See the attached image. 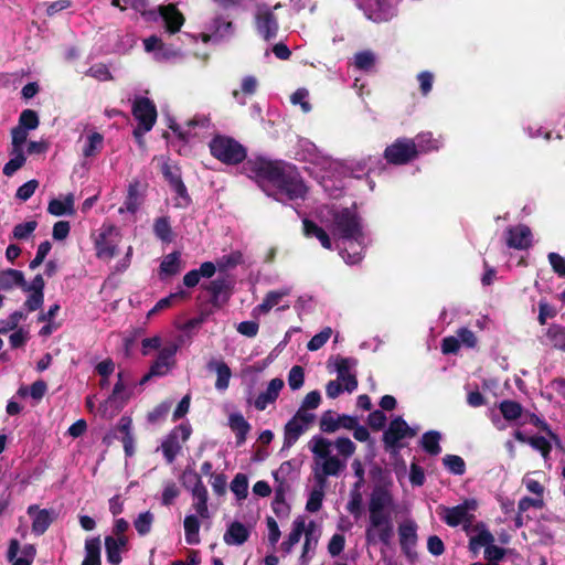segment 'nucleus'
Segmentation results:
<instances>
[{"label":"nucleus","instance_id":"f257e3e1","mask_svg":"<svg viewBox=\"0 0 565 565\" xmlns=\"http://www.w3.org/2000/svg\"><path fill=\"white\" fill-rule=\"evenodd\" d=\"M244 172L255 179L269 196L277 201L301 199L307 192L299 173L291 164L273 161L265 158L247 160L243 166Z\"/></svg>","mask_w":565,"mask_h":565},{"label":"nucleus","instance_id":"f03ea898","mask_svg":"<svg viewBox=\"0 0 565 565\" xmlns=\"http://www.w3.org/2000/svg\"><path fill=\"white\" fill-rule=\"evenodd\" d=\"M332 443L321 436H315L309 441L313 454L312 475L315 486L310 491L306 510L317 512L321 509L329 477H338L344 469L345 462L338 456L331 455Z\"/></svg>","mask_w":565,"mask_h":565},{"label":"nucleus","instance_id":"7ed1b4c3","mask_svg":"<svg viewBox=\"0 0 565 565\" xmlns=\"http://www.w3.org/2000/svg\"><path fill=\"white\" fill-rule=\"evenodd\" d=\"M334 237L348 242L355 243L359 250L350 253L348 248L341 252L343 259L348 264H358L362 259V249L365 246V234L363 232L360 218L356 213L350 209H342L332 212V222L329 225Z\"/></svg>","mask_w":565,"mask_h":565},{"label":"nucleus","instance_id":"20e7f679","mask_svg":"<svg viewBox=\"0 0 565 565\" xmlns=\"http://www.w3.org/2000/svg\"><path fill=\"white\" fill-rule=\"evenodd\" d=\"M210 150L214 158L226 164H237L246 157L245 148L233 138L225 136L213 138Z\"/></svg>","mask_w":565,"mask_h":565},{"label":"nucleus","instance_id":"39448f33","mask_svg":"<svg viewBox=\"0 0 565 565\" xmlns=\"http://www.w3.org/2000/svg\"><path fill=\"white\" fill-rule=\"evenodd\" d=\"M477 509V501L473 499L466 500L463 503L456 507L439 505L437 514L439 518L451 527L462 525L467 527L473 521V512Z\"/></svg>","mask_w":565,"mask_h":565},{"label":"nucleus","instance_id":"423d86ee","mask_svg":"<svg viewBox=\"0 0 565 565\" xmlns=\"http://www.w3.org/2000/svg\"><path fill=\"white\" fill-rule=\"evenodd\" d=\"M394 500L388 490L375 487L370 495L367 510L369 520H393Z\"/></svg>","mask_w":565,"mask_h":565},{"label":"nucleus","instance_id":"0eeeda50","mask_svg":"<svg viewBox=\"0 0 565 565\" xmlns=\"http://www.w3.org/2000/svg\"><path fill=\"white\" fill-rule=\"evenodd\" d=\"M120 239V231L116 226L103 225L95 241L96 256L109 262L117 254Z\"/></svg>","mask_w":565,"mask_h":565},{"label":"nucleus","instance_id":"6e6552de","mask_svg":"<svg viewBox=\"0 0 565 565\" xmlns=\"http://www.w3.org/2000/svg\"><path fill=\"white\" fill-rule=\"evenodd\" d=\"M415 435L416 429L409 427L402 417H396L384 431L383 441L387 450L397 451L402 448L404 439L413 438Z\"/></svg>","mask_w":565,"mask_h":565},{"label":"nucleus","instance_id":"1a4fd4ad","mask_svg":"<svg viewBox=\"0 0 565 565\" xmlns=\"http://www.w3.org/2000/svg\"><path fill=\"white\" fill-rule=\"evenodd\" d=\"M132 115L139 121V127L135 129L134 134L141 136L152 129L157 119V109L150 99L140 97L134 103Z\"/></svg>","mask_w":565,"mask_h":565},{"label":"nucleus","instance_id":"9d476101","mask_svg":"<svg viewBox=\"0 0 565 565\" xmlns=\"http://www.w3.org/2000/svg\"><path fill=\"white\" fill-rule=\"evenodd\" d=\"M315 420L312 413L299 409L285 425L284 448H290Z\"/></svg>","mask_w":565,"mask_h":565},{"label":"nucleus","instance_id":"9b49d317","mask_svg":"<svg viewBox=\"0 0 565 565\" xmlns=\"http://www.w3.org/2000/svg\"><path fill=\"white\" fill-rule=\"evenodd\" d=\"M417 154L415 141L406 138L397 139L384 152L386 160L394 164H405L416 158Z\"/></svg>","mask_w":565,"mask_h":565},{"label":"nucleus","instance_id":"f8f14e48","mask_svg":"<svg viewBox=\"0 0 565 565\" xmlns=\"http://www.w3.org/2000/svg\"><path fill=\"white\" fill-rule=\"evenodd\" d=\"M179 348L180 345L177 342H169L162 347L150 365L151 374L160 377L169 374L177 365L175 355Z\"/></svg>","mask_w":565,"mask_h":565},{"label":"nucleus","instance_id":"ddd939ff","mask_svg":"<svg viewBox=\"0 0 565 565\" xmlns=\"http://www.w3.org/2000/svg\"><path fill=\"white\" fill-rule=\"evenodd\" d=\"M191 435V428L186 425L175 427L162 441L161 449L166 460L172 463L182 448V443L186 441Z\"/></svg>","mask_w":565,"mask_h":565},{"label":"nucleus","instance_id":"4468645a","mask_svg":"<svg viewBox=\"0 0 565 565\" xmlns=\"http://www.w3.org/2000/svg\"><path fill=\"white\" fill-rule=\"evenodd\" d=\"M394 535L393 520H369L365 539L369 544L390 545Z\"/></svg>","mask_w":565,"mask_h":565},{"label":"nucleus","instance_id":"2eb2a0df","mask_svg":"<svg viewBox=\"0 0 565 565\" xmlns=\"http://www.w3.org/2000/svg\"><path fill=\"white\" fill-rule=\"evenodd\" d=\"M358 425V418L350 415H335L327 411L321 415L320 429L324 433H334L339 428L353 429Z\"/></svg>","mask_w":565,"mask_h":565},{"label":"nucleus","instance_id":"dca6fc26","mask_svg":"<svg viewBox=\"0 0 565 565\" xmlns=\"http://www.w3.org/2000/svg\"><path fill=\"white\" fill-rule=\"evenodd\" d=\"M356 360L353 358H338L335 361V370L339 381L343 382L347 392L352 393L358 387L356 375L353 369Z\"/></svg>","mask_w":565,"mask_h":565},{"label":"nucleus","instance_id":"f3484780","mask_svg":"<svg viewBox=\"0 0 565 565\" xmlns=\"http://www.w3.org/2000/svg\"><path fill=\"white\" fill-rule=\"evenodd\" d=\"M255 19L257 31L266 41L276 38L278 31V22L269 9L259 8Z\"/></svg>","mask_w":565,"mask_h":565},{"label":"nucleus","instance_id":"a211bd4d","mask_svg":"<svg viewBox=\"0 0 565 565\" xmlns=\"http://www.w3.org/2000/svg\"><path fill=\"white\" fill-rule=\"evenodd\" d=\"M145 184L135 179L128 184L127 195L124 205L119 207L118 212H129L135 214L143 202Z\"/></svg>","mask_w":565,"mask_h":565},{"label":"nucleus","instance_id":"6ab92c4d","mask_svg":"<svg viewBox=\"0 0 565 565\" xmlns=\"http://www.w3.org/2000/svg\"><path fill=\"white\" fill-rule=\"evenodd\" d=\"M28 514L32 518V532L36 535H42L56 518L54 510L40 509L38 505H30Z\"/></svg>","mask_w":565,"mask_h":565},{"label":"nucleus","instance_id":"aec40b11","mask_svg":"<svg viewBox=\"0 0 565 565\" xmlns=\"http://www.w3.org/2000/svg\"><path fill=\"white\" fill-rule=\"evenodd\" d=\"M303 534L305 543L302 546V553L299 557V562L301 565H307L312 557L311 554H313L318 545L321 535V529L315 521H310L306 524V531Z\"/></svg>","mask_w":565,"mask_h":565},{"label":"nucleus","instance_id":"412c9836","mask_svg":"<svg viewBox=\"0 0 565 565\" xmlns=\"http://www.w3.org/2000/svg\"><path fill=\"white\" fill-rule=\"evenodd\" d=\"M19 551L20 544L18 540L12 539L9 543V548L7 553V557L12 563V565H31L36 555L35 546L32 544H25L21 548V556L17 557Z\"/></svg>","mask_w":565,"mask_h":565},{"label":"nucleus","instance_id":"4be33fe9","mask_svg":"<svg viewBox=\"0 0 565 565\" xmlns=\"http://www.w3.org/2000/svg\"><path fill=\"white\" fill-rule=\"evenodd\" d=\"M399 544L403 552L411 557L417 543V525L412 520H406L398 526Z\"/></svg>","mask_w":565,"mask_h":565},{"label":"nucleus","instance_id":"5701e85b","mask_svg":"<svg viewBox=\"0 0 565 565\" xmlns=\"http://www.w3.org/2000/svg\"><path fill=\"white\" fill-rule=\"evenodd\" d=\"M507 245L510 248L526 249L531 246L532 233L525 225H518L507 230Z\"/></svg>","mask_w":565,"mask_h":565},{"label":"nucleus","instance_id":"b1692460","mask_svg":"<svg viewBox=\"0 0 565 565\" xmlns=\"http://www.w3.org/2000/svg\"><path fill=\"white\" fill-rule=\"evenodd\" d=\"M285 383L281 379H273L266 390L258 394V396L254 401V406L258 411H265L268 405L275 403L278 398L280 391L282 390Z\"/></svg>","mask_w":565,"mask_h":565},{"label":"nucleus","instance_id":"393cba45","mask_svg":"<svg viewBox=\"0 0 565 565\" xmlns=\"http://www.w3.org/2000/svg\"><path fill=\"white\" fill-rule=\"evenodd\" d=\"M127 543L128 539L126 535L105 537L107 561L111 565H119V563L121 562L120 554L126 548Z\"/></svg>","mask_w":565,"mask_h":565},{"label":"nucleus","instance_id":"a878e982","mask_svg":"<svg viewBox=\"0 0 565 565\" xmlns=\"http://www.w3.org/2000/svg\"><path fill=\"white\" fill-rule=\"evenodd\" d=\"M75 198L74 194L68 193L63 198L52 199L47 205V212L54 216L74 215L75 214Z\"/></svg>","mask_w":565,"mask_h":565},{"label":"nucleus","instance_id":"bb28decb","mask_svg":"<svg viewBox=\"0 0 565 565\" xmlns=\"http://www.w3.org/2000/svg\"><path fill=\"white\" fill-rule=\"evenodd\" d=\"M306 518L303 515L297 516L291 524V531L287 539L281 543V550L289 554L294 546L299 543L301 535L306 531Z\"/></svg>","mask_w":565,"mask_h":565},{"label":"nucleus","instance_id":"cd10ccee","mask_svg":"<svg viewBox=\"0 0 565 565\" xmlns=\"http://www.w3.org/2000/svg\"><path fill=\"white\" fill-rule=\"evenodd\" d=\"M159 10L167 30L170 33L178 32L184 22V18L181 12H179L173 4L162 6Z\"/></svg>","mask_w":565,"mask_h":565},{"label":"nucleus","instance_id":"c85d7f7f","mask_svg":"<svg viewBox=\"0 0 565 565\" xmlns=\"http://www.w3.org/2000/svg\"><path fill=\"white\" fill-rule=\"evenodd\" d=\"M249 537L248 529L241 522H232L224 533V542L227 545H242Z\"/></svg>","mask_w":565,"mask_h":565},{"label":"nucleus","instance_id":"c756f323","mask_svg":"<svg viewBox=\"0 0 565 565\" xmlns=\"http://www.w3.org/2000/svg\"><path fill=\"white\" fill-rule=\"evenodd\" d=\"M207 369L210 371H214L217 375L216 382H215V388L217 391H225L227 390L230 385V380L232 376V371L228 367V365L218 360H211L207 363Z\"/></svg>","mask_w":565,"mask_h":565},{"label":"nucleus","instance_id":"7c9ffc66","mask_svg":"<svg viewBox=\"0 0 565 565\" xmlns=\"http://www.w3.org/2000/svg\"><path fill=\"white\" fill-rule=\"evenodd\" d=\"M192 509L195 511L196 515L202 519H210V511L207 507L209 494L206 488L199 487L198 489H192Z\"/></svg>","mask_w":565,"mask_h":565},{"label":"nucleus","instance_id":"2f4dec72","mask_svg":"<svg viewBox=\"0 0 565 565\" xmlns=\"http://www.w3.org/2000/svg\"><path fill=\"white\" fill-rule=\"evenodd\" d=\"M24 286V275L18 269H6L0 273V290H11Z\"/></svg>","mask_w":565,"mask_h":565},{"label":"nucleus","instance_id":"473e14b6","mask_svg":"<svg viewBox=\"0 0 565 565\" xmlns=\"http://www.w3.org/2000/svg\"><path fill=\"white\" fill-rule=\"evenodd\" d=\"M100 546L99 537H92L85 542V557L82 565H100Z\"/></svg>","mask_w":565,"mask_h":565},{"label":"nucleus","instance_id":"72a5a7b5","mask_svg":"<svg viewBox=\"0 0 565 565\" xmlns=\"http://www.w3.org/2000/svg\"><path fill=\"white\" fill-rule=\"evenodd\" d=\"M303 232L306 236L316 237L324 248H332V243L328 233L312 221H303Z\"/></svg>","mask_w":565,"mask_h":565},{"label":"nucleus","instance_id":"f704fd0d","mask_svg":"<svg viewBox=\"0 0 565 565\" xmlns=\"http://www.w3.org/2000/svg\"><path fill=\"white\" fill-rule=\"evenodd\" d=\"M181 270V255L173 252L166 255L160 264V276H173Z\"/></svg>","mask_w":565,"mask_h":565},{"label":"nucleus","instance_id":"c9c22d12","mask_svg":"<svg viewBox=\"0 0 565 565\" xmlns=\"http://www.w3.org/2000/svg\"><path fill=\"white\" fill-rule=\"evenodd\" d=\"M10 157L11 159L3 167V174L7 177L13 175L26 161L22 148L11 147Z\"/></svg>","mask_w":565,"mask_h":565},{"label":"nucleus","instance_id":"e433bc0d","mask_svg":"<svg viewBox=\"0 0 565 565\" xmlns=\"http://www.w3.org/2000/svg\"><path fill=\"white\" fill-rule=\"evenodd\" d=\"M104 137L99 132H90L85 138V145L83 147V156L85 158L95 157L103 149Z\"/></svg>","mask_w":565,"mask_h":565},{"label":"nucleus","instance_id":"4c0bfd02","mask_svg":"<svg viewBox=\"0 0 565 565\" xmlns=\"http://www.w3.org/2000/svg\"><path fill=\"white\" fill-rule=\"evenodd\" d=\"M230 426L236 433L237 445H242L250 429V425L242 414L235 413L230 416Z\"/></svg>","mask_w":565,"mask_h":565},{"label":"nucleus","instance_id":"58836bf2","mask_svg":"<svg viewBox=\"0 0 565 565\" xmlns=\"http://www.w3.org/2000/svg\"><path fill=\"white\" fill-rule=\"evenodd\" d=\"M200 522L198 519V515L190 514L186 515L184 519V534H185V542L190 545H196L200 543Z\"/></svg>","mask_w":565,"mask_h":565},{"label":"nucleus","instance_id":"ea45409f","mask_svg":"<svg viewBox=\"0 0 565 565\" xmlns=\"http://www.w3.org/2000/svg\"><path fill=\"white\" fill-rule=\"evenodd\" d=\"M290 294L289 288L269 291L264 298L263 302L256 307V310L262 313H267L271 308L279 303V301Z\"/></svg>","mask_w":565,"mask_h":565},{"label":"nucleus","instance_id":"a19ab883","mask_svg":"<svg viewBox=\"0 0 565 565\" xmlns=\"http://www.w3.org/2000/svg\"><path fill=\"white\" fill-rule=\"evenodd\" d=\"M440 438L441 436L438 431L430 430L423 435L420 444L426 452L437 456L441 452Z\"/></svg>","mask_w":565,"mask_h":565},{"label":"nucleus","instance_id":"79ce46f5","mask_svg":"<svg viewBox=\"0 0 565 565\" xmlns=\"http://www.w3.org/2000/svg\"><path fill=\"white\" fill-rule=\"evenodd\" d=\"M416 150L418 153L437 150L440 147L438 139H434L430 132L418 134L415 139Z\"/></svg>","mask_w":565,"mask_h":565},{"label":"nucleus","instance_id":"37998d69","mask_svg":"<svg viewBox=\"0 0 565 565\" xmlns=\"http://www.w3.org/2000/svg\"><path fill=\"white\" fill-rule=\"evenodd\" d=\"M499 409L507 422H514L522 415V406L518 402L504 399L499 404Z\"/></svg>","mask_w":565,"mask_h":565},{"label":"nucleus","instance_id":"c03bdc74","mask_svg":"<svg viewBox=\"0 0 565 565\" xmlns=\"http://www.w3.org/2000/svg\"><path fill=\"white\" fill-rule=\"evenodd\" d=\"M257 87H258V81L255 76H252V75H248V76H245L243 79H242V93L238 92V90H234L233 92V97L241 104V105H245L246 104V100L243 98L242 94H245V95H253L256 93L257 90Z\"/></svg>","mask_w":565,"mask_h":565},{"label":"nucleus","instance_id":"a18cd8bd","mask_svg":"<svg viewBox=\"0 0 565 565\" xmlns=\"http://www.w3.org/2000/svg\"><path fill=\"white\" fill-rule=\"evenodd\" d=\"M285 484L282 481H279V486L275 489V498L273 500V510L277 515H286L288 514L289 508L285 501Z\"/></svg>","mask_w":565,"mask_h":565},{"label":"nucleus","instance_id":"49530a36","mask_svg":"<svg viewBox=\"0 0 565 565\" xmlns=\"http://www.w3.org/2000/svg\"><path fill=\"white\" fill-rule=\"evenodd\" d=\"M118 380L113 388V393L109 397V401H117L119 399L121 403H126L131 395V392L127 390L126 383H125V374L124 372H119L117 375Z\"/></svg>","mask_w":565,"mask_h":565},{"label":"nucleus","instance_id":"de8ad7c7","mask_svg":"<svg viewBox=\"0 0 565 565\" xmlns=\"http://www.w3.org/2000/svg\"><path fill=\"white\" fill-rule=\"evenodd\" d=\"M188 297L184 290L170 294L168 297L160 299L156 306L149 311L148 316H152L159 311L170 308L173 303Z\"/></svg>","mask_w":565,"mask_h":565},{"label":"nucleus","instance_id":"09e8293b","mask_svg":"<svg viewBox=\"0 0 565 565\" xmlns=\"http://www.w3.org/2000/svg\"><path fill=\"white\" fill-rule=\"evenodd\" d=\"M231 490L238 501L248 494V479L244 473H237L231 482Z\"/></svg>","mask_w":565,"mask_h":565},{"label":"nucleus","instance_id":"8fccbe9b","mask_svg":"<svg viewBox=\"0 0 565 565\" xmlns=\"http://www.w3.org/2000/svg\"><path fill=\"white\" fill-rule=\"evenodd\" d=\"M154 516L150 511L140 513L134 521V526L137 533L141 536L148 534L151 531Z\"/></svg>","mask_w":565,"mask_h":565},{"label":"nucleus","instance_id":"3c124183","mask_svg":"<svg viewBox=\"0 0 565 565\" xmlns=\"http://www.w3.org/2000/svg\"><path fill=\"white\" fill-rule=\"evenodd\" d=\"M153 232L162 242L169 243L172 241V231L168 217L157 218L153 225Z\"/></svg>","mask_w":565,"mask_h":565},{"label":"nucleus","instance_id":"603ef678","mask_svg":"<svg viewBox=\"0 0 565 565\" xmlns=\"http://www.w3.org/2000/svg\"><path fill=\"white\" fill-rule=\"evenodd\" d=\"M444 466L454 475L461 476L466 471L465 460L457 455H446L443 458Z\"/></svg>","mask_w":565,"mask_h":565},{"label":"nucleus","instance_id":"864d4df0","mask_svg":"<svg viewBox=\"0 0 565 565\" xmlns=\"http://www.w3.org/2000/svg\"><path fill=\"white\" fill-rule=\"evenodd\" d=\"M375 64V55L371 51H362L354 55V65L356 68L369 72Z\"/></svg>","mask_w":565,"mask_h":565},{"label":"nucleus","instance_id":"5fc2aeb1","mask_svg":"<svg viewBox=\"0 0 565 565\" xmlns=\"http://www.w3.org/2000/svg\"><path fill=\"white\" fill-rule=\"evenodd\" d=\"M493 541H494V537L489 531L481 530L476 535L471 536L470 548L472 551L477 552L481 547L489 546L491 543H493Z\"/></svg>","mask_w":565,"mask_h":565},{"label":"nucleus","instance_id":"6e6d98bb","mask_svg":"<svg viewBox=\"0 0 565 565\" xmlns=\"http://www.w3.org/2000/svg\"><path fill=\"white\" fill-rule=\"evenodd\" d=\"M334 447L338 450L339 455L343 457V459H341V460L344 461L345 463H347L345 460L349 457H351L355 452V449H356L355 444L347 437H339L334 441Z\"/></svg>","mask_w":565,"mask_h":565},{"label":"nucleus","instance_id":"4d7b16f0","mask_svg":"<svg viewBox=\"0 0 565 565\" xmlns=\"http://www.w3.org/2000/svg\"><path fill=\"white\" fill-rule=\"evenodd\" d=\"M537 542L542 545H552L554 543V531L545 523H539L534 530Z\"/></svg>","mask_w":565,"mask_h":565},{"label":"nucleus","instance_id":"13d9d810","mask_svg":"<svg viewBox=\"0 0 565 565\" xmlns=\"http://www.w3.org/2000/svg\"><path fill=\"white\" fill-rule=\"evenodd\" d=\"M228 287L230 282L226 278L214 279L204 286V288L212 295L213 300H217Z\"/></svg>","mask_w":565,"mask_h":565},{"label":"nucleus","instance_id":"bf43d9fd","mask_svg":"<svg viewBox=\"0 0 565 565\" xmlns=\"http://www.w3.org/2000/svg\"><path fill=\"white\" fill-rule=\"evenodd\" d=\"M19 126L24 127L25 130L35 129L39 126L38 114L31 109L23 110L19 118Z\"/></svg>","mask_w":565,"mask_h":565},{"label":"nucleus","instance_id":"052dcab7","mask_svg":"<svg viewBox=\"0 0 565 565\" xmlns=\"http://www.w3.org/2000/svg\"><path fill=\"white\" fill-rule=\"evenodd\" d=\"M305 382L303 369L299 365H295L290 369L288 374V385L291 390H299Z\"/></svg>","mask_w":565,"mask_h":565},{"label":"nucleus","instance_id":"680f3d73","mask_svg":"<svg viewBox=\"0 0 565 565\" xmlns=\"http://www.w3.org/2000/svg\"><path fill=\"white\" fill-rule=\"evenodd\" d=\"M332 334L331 328L327 327L321 332L317 333L308 342L307 348L309 351H317L324 345Z\"/></svg>","mask_w":565,"mask_h":565},{"label":"nucleus","instance_id":"e2e57ef3","mask_svg":"<svg viewBox=\"0 0 565 565\" xmlns=\"http://www.w3.org/2000/svg\"><path fill=\"white\" fill-rule=\"evenodd\" d=\"M38 223L35 221H29L25 223H20L13 228V237L15 239H24L28 238L36 228Z\"/></svg>","mask_w":565,"mask_h":565},{"label":"nucleus","instance_id":"0e129e2a","mask_svg":"<svg viewBox=\"0 0 565 565\" xmlns=\"http://www.w3.org/2000/svg\"><path fill=\"white\" fill-rule=\"evenodd\" d=\"M183 486L192 492V489H198L199 487L205 488L203 484L201 477L194 470H185L182 475Z\"/></svg>","mask_w":565,"mask_h":565},{"label":"nucleus","instance_id":"69168bd1","mask_svg":"<svg viewBox=\"0 0 565 565\" xmlns=\"http://www.w3.org/2000/svg\"><path fill=\"white\" fill-rule=\"evenodd\" d=\"M309 92L305 88L297 89L290 97V100L294 105H300L303 113H309L311 110V105L308 102Z\"/></svg>","mask_w":565,"mask_h":565},{"label":"nucleus","instance_id":"338daca9","mask_svg":"<svg viewBox=\"0 0 565 565\" xmlns=\"http://www.w3.org/2000/svg\"><path fill=\"white\" fill-rule=\"evenodd\" d=\"M243 262V256L239 252H233L228 255L222 256L217 260V267L220 269L233 268Z\"/></svg>","mask_w":565,"mask_h":565},{"label":"nucleus","instance_id":"774afa93","mask_svg":"<svg viewBox=\"0 0 565 565\" xmlns=\"http://www.w3.org/2000/svg\"><path fill=\"white\" fill-rule=\"evenodd\" d=\"M171 406H172V401L162 402L152 412H150L148 414V420L150 423H157V422L163 419L167 416V414L169 413Z\"/></svg>","mask_w":565,"mask_h":565}]
</instances>
